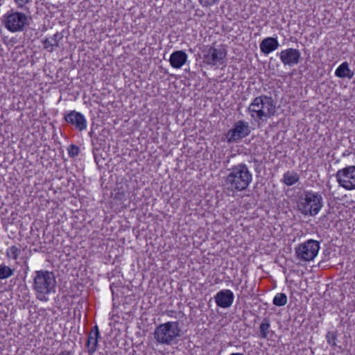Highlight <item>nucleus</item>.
Masks as SVG:
<instances>
[{"label": "nucleus", "instance_id": "4be33fe9", "mask_svg": "<svg viewBox=\"0 0 355 355\" xmlns=\"http://www.w3.org/2000/svg\"><path fill=\"white\" fill-rule=\"evenodd\" d=\"M21 252V250L20 248L16 245H12L11 247L8 248L6 251V257L8 258H11L14 260H17L19 256L20 255Z\"/></svg>", "mask_w": 355, "mask_h": 355}, {"label": "nucleus", "instance_id": "9d476101", "mask_svg": "<svg viewBox=\"0 0 355 355\" xmlns=\"http://www.w3.org/2000/svg\"><path fill=\"white\" fill-rule=\"evenodd\" d=\"M338 184L347 190L355 189V166H349L337 171Z\"/></svg>", "mask_w": 355, "mask_h": 355}, {"label": "nucleus", "instance_id": "412c9836", "mask_svg": "<svg viewBox=\"0 0 355 355\" xmlns=\"http://www.w3.org/2000/svg\"><path fill=\"white\" fill-rule=\"evenodd\" d=\"M15 270L5 263L0 264V279H5L14 275Z\"/></svg>", "mask_w": 355, "mask_h": 355}, {"label": "nucleus", "instance_id": "6ab92c4d", "mask_svg": "<svg viewBox=\"0 0 355 355\" xmlns=\"http://www.w3.org/2000/svg\"><path fill=\"white\" fill-rule=\"evenodd\" d=\"M300 180V175L294 171H287L284 174L283 182L287 186H292Z\"/></svg>", "mask_w": 355, "mask_h": 355}, {"label": "nucleus", "instance_id": "7ed1b4c3", "mask_svg": "<svg viewBox=\"0 0 355 355\" xmlns=\"http://www.w3.org/2000/svg\"><path fill=\"white\" fill-rule=\"evenodd\" d=\"M35 274L33 288L36 298L42 302H47L48 295L55 292V276L53 272L43 270L35 271Z\"/></svg>", "mask_w": 355, "mask_h": 355}, {"label": "nucleus", "instance_id": "5701e85b", "mask_svg": "<svg viewBox=\"0 0 355 355\" xmlns=\"http://www.w3.org/2000/svg\"><path fill=\"white\" fill-rule=\"evenodd\" d=\"M272 302L277 306H284L287 303V296L284 293H277L273 298Z\"/></svg>", "mask_w": 355, "mask_h": 355}, {"label": "nucleus", "instance_id": "f8f14e48", "mask_svg": "<svg viewBox=\"0 0 355 355\" xmlns=\"http://www.w3.org/2000/svg\"><path fill=\"white\" fill-rule=\"evenodd\" d=\"M279 58L284 65L293 67L301 60V53L298 49L288 48L279 53Z\"/></svg>", "mask_w": 355, "mask_h": 355}, {"label": "nucleus", "instance_id": "f257e3e1", "mask_svg": "<svg viewBox=\"0 0 355 355\" xmlns=\"http://www.w3.org/2000/svg\"><path fill=\"white\" fill-rule=\"evenodd\" d=\"M225 179L224 189L229 192L243 191L252 181V174L244 163H240L228 170Z\"/></svg>", "mask_w": 355, "mask_h": 355}, {"label": "nucleus", "instance_id": "f03ea898", "mask_svg": "<svg viewBox=\"0 0 355 355\" xmlns=\"http://www.w3.org/2000/svg\"><path fill=\"white\" fill-rule=\"evenodd\" d=\"M248 112L255 121H266L275 115V103L270 96L261 95L254 98L248 107Z\"/></svg>", "mask_w": 355, "mask_h": 355}, {"label": "nucleus", "instance_id": "b1692460", "mask_svg": "<svg viewBox=\"0 0 355 355\" xmlns=\"http://www.w3.org/2000/svg\"><path fill=\"white\" fill-rule=\"evenodd\" d=\"M338 337V333L337 331H329L326 334V340L329 345L331 346H336V340H337Z\"/></svg>", "mask_w": 355, "mask_h": 355}, {"label": "nucleus", "instance_id": "a211bd4d", "mask_svg": "<svg viewBox=\"0 0 355 355\" xmlns=\"http://www.w3.org/2000/svg\"><path fill=\"white\" fill-rule=\"evenodd\" d=\"M335 75L338 78H348L351 79L353 78L354 73L349 68L348 63L344 62L336 69Z\"/></svg>", "mask_w": 355, "mask_h": 355}, {"label": "nucleus", "instance_id": "f3484780", "mask_svg": "<svg viewBox=\"0 0 355 355\" xmlns=\"http://www.w3.org/2000/svg\"><path fill=\"white\" fill-rule=\"evenodd\" d=\"M63 38L62 33H55L51 38H46L43 42L44 48L50 53L54 50V47H58L60 41Z\"/></svg>", "mask_w": 355, "mask_h": 355}, {"label": "nucleus", "instance_id": "6e6552de", "mask_svg": "<svg viewBox=\"0 0 355 355\" xmlns=\"http://www.w3.org/2000/svg\"><path fill=\"white\" fill-rule=\"evenodd\" d=\"M319 249V242L309 239L301 243L295 248V254L297 259L304 261H309L317 256Z\"/></svg>", "mask_w": 355, "mask_h": 355}, {"label": "nucleus", "instance_id": "0eeeda50", "mask_svg": "<svg viewBox=\"0 0 355 355\" xmlns=\"http://www.w3.org/2000/svg\"><path fill=\"white\" fill-rule=\"evenodd\" d=\"M203 62L208 65H221L225 62L227 52L223 46L218 48L214 46H207L202 50Z\"/></svg>", "mask_w": 355, "mask_h": 355}, {"label": "nucleus", "instance_id": "bb28decb", "mask_svg": "<svg viewBox=\"0 0 355 355\" xmlns=\"http://www.w3.org/2000/svg\"><path fill=\"white\" fill-rule=\"evenodd\" d=\"M15 3L17 4V7L19 8H22L25 5L28 3L31 0H14Z\"/></svg>", "mask_w": 355, "mask_h": 355}, {"label": "nucleus", "instance_id": "393cba45", "mask_svg": "<svg viewBox=\"0 0 355 355\" xmlns=\"http://www.w3.org/2000/svg\"><path fill=\"white\" fill-rule=\"evenodd\" d=\"M68 154L70 157H75L78 155L80 150L79 148L74 145L71 144L69 146L68 149Z\"/></svg>", "mask_w": 355, "mask_h": 355}, {"label": "nucleus", "instance_id": "aec40b11", "mask_svg": "<svg viewBox=\"0 0 355 355\" xmlns=\"http://www.w3.org/2000/svg\"><path fill=\"white\" fill-rule=\"evenodd\" d=\"M270 320L268 318H264L259 326V336L262 339L268 338V334L270 331Z\"/></svg>", "mask_w": 355, "mask_h": 355}, {"label": "nucleus", "instance_id": "4468645a", "mask_svg": "<svg viewBox=\"0 0 355 355\" xmlns=\"http://www.w3.org/2000/svg\"><path fill=\"white\" fill-rule=\"evenodd\" d=\"M99 337L100 332L98 326L95 325L89 332L86 343V347H87L89 355H93V354L96 351Z\"/></svg>", "mask_w": 355, "mask_h": 355}, {"label": "nucleus", "instance_id": "cd10ccee", "mask_svg": "<svg viewBox=\"0 0 355 355\" xmlns=\"http://www.w3.org/2000/svg\"><path fill=\"white\" fill-rule=\"evenodd\" d=\"M58 355H72L71 352L69 351H62Z\"/></svg>", "mask_w": 355, "mask_h": 355}, {"label": "nucleus", "instance_id": "dca6fc26", "mask_svg": "<svg viewBox=\"0 0 355 355\" xmlns=\"http://www.w3.org/2000/svg\"><path fill=\"white\" fill-rule=\"evenodd\" d=\"M279 42L275 37H268L263 39L260 43L261 51L268 55L272 51L276 50L279 46Z\"/></svg>", "mask_w": 355, "mask_h": 355}, {"label": "nucleus", "instance_id": "423d86ee", "mask_svg": "<svg viewBox=\"0 0 355 355\" xmlns=\"http://www.w3.org/2000/svg\"><path fill=\"white\" fill-rule=\"evenodd\" d=\"M179 322H167L159 324L155 330V339L159 343L171 345L173 341L179 337L180 333Z\"/></svg>", "mask_w": 355, "mask_h": 355}, {"label": "nucleus", "instance_id": "39448f33", "mask_svg": "<svg viewBox=\"0 0 355 355\" xmlns=\"http://www.w3.org/2000/svg\"><path fill=\"white\" fill-rule=\"evenodd\" d=\"M31 16L28 14L11 9L2 17L4 27L12 33L22 32L29 26Z\"/></svg>", "mask_w": 355, "mask_h": 355}, {"label": "nucleus", "instance_id": "2eb2a0df", "mask_svg": "<svg viewBox=\"0 0 355 355\" xmlns=\"http://www.w3.org/2000/svg\"><path fill=\"white\" fill-rule=\"evenodd\" d=\"M187 55L183 51H175L171 53L169 59L171 65L175 69L181 68L187 61Z\"/></svg>", "mask_w": 355, "mask_h": 355}, {"label": "nucleus", "instance_id": "9b49d317", "mask_svg": "<svg viewBox=\"0 0 355 355\" xmlns=\"http://www.w3.org/2000/svg\"><path fill=\"white\" fill-rule=\"evenodd\" d=\"M65 122L78 131H83L87 128V120L84 115L75 110L64 114Z\"/></svg>", "mask_w": 355, "mask_h": 355}, {"label": "nucleus", "instance_id": "1a4fd4ad", "mask_svg": "<svg viewBox=\"0 0 355 355\" xmlns=\"http://www.w3.org/2000/svg\"><path fill=\"white\" fill-rule=\"evenodd\" d=\"M249 123L243 120L238 121L232 129L225 135L228 143H237L250 134Z\"/></svg>", "mask_w": 355, "mask_h": 355}, {"label": "nucleus", "instance_id": "a878e982", "mask_svg": "<svg viewBox=\"0 0 355 355\" xmlns=\"http://www.w3.org/2000/svg\"><path fill=\"white\" fill-rule=\"evenodd\" d=\"M220 0H198L202 7H209L217 4Z\"/></svg>", "mask_w": 355, "mask_h": 355}, {"label": "nucleus", "instance_id": "c85d7f7f", "mask_svg": "<svg viewBox=\"0 0 355 355\" xmlns=\"http://www.w3.org/2000/svg\"><path fill=\"white\" fill-rule=\"evenodd\" d=\"M230 355H244V354H242V353H232V354H231Z\"/></svg>", "mask_w": 355, "mask_h": 355}, {"label": "nucleus", "instance_id": "ddd939ff", "mask_svg": "<svg viewBox=\"0 0 355 355\" xmlns=\"http://www.w3.org/2000/svg\"><path fill=\"white\" fill-rule=\"evenodd\" d=\"M234 294L228 289L222 290L216 293L214 297L217 306L221 308L230 307L234 302Z\"/></svg>", "mask_w": 355, "mask_h": 355}, {"label": "nucleus", "instance_id": "20e7f679", "mask_svg": "<svg viewBox=\"0 0 355 355\" xmlns=\"http://www.w3.org/2000/svg\"><path fill=\"white\" fill-rule=\"evenodd\" d=\"M323 206L322 195L312 191H305L303 196L300 197L297 209L305 216H315Z\"/></svg>", "mask_w": 355, "mask_h": 355}]
</instances>
